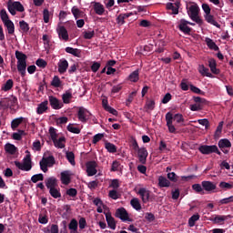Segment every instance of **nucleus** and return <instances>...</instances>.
<instances>
[{"label":"nucleus","mask_w":233,"mask_h":233,"mask_svg":"<svg viewBox=\"0 0 233 233\" xmlns=\"http://www.w3.org/2000/svg\"><path fill=\"white\" fill-rule=\"evenodd\" d=\"M173 119L175 121H177V123H185V118L183 117V115L181 114H176L174 116H173Z\"/></svg>","instance_id":"774afa93"},{"label":"nucleus","mask_w":233,"mask_h":233,"mask_svg":"<svg viewBox=\"0 0 233 233\" xmlns=\"http://www.w3.org/2000/svg\"><path fill=\"white\" fill-rule=\"evenodd\" d=\"M137 195L140 196L143 203H148L150 201V190L141 187L137 191Z\"/></svg>","instance_id":"dca6fc26"},{"label":"nucleus","mask_w":233,"mask_h":233,"mask_svg":"<svg viewBox=\"0 0 233 233\" xmlns=\"http://www.w3.org/2000/svg\"><path fill=\"white\" fill-rule=\"evenodd\" d=\"M78 226H79V228L80 230H83L86 228V218H80L79 220H78Z\"/></svg>","instance_id":"e2e57ef3"},{"label":"nucleus","mask_w":233,"mask_h":233,"mask_svg":"<svg viewBox=\"0 0 233 233\" xmlns=\"http://www.w3.org/2000/svg\"><path fill=\"white\" fill-rule=\"evenodd\" d=\"M8 108H14L15 105H17V97L12 96L11 98H7Z\"/></svg>","instance_id":"3c124183"},{"label":"nucleus","mask_w":233,"mask_h":233,"mask_svg":"<svg viewBox=\"0 0 233 233\" xmlns=\"http://www.w3.org/2000/svg\"><path fill=\"white\" fill-rule=\"evenodd\" d=\"M202 10L205 13L204 18L207 23L209 25H212L213 26H216L217 28H221V25L216 21V17H214V15L211 14L212 9L210 8V5L208 4H202Z\"/></svg>","instance_id":"f03ea898"},{"label":"nucleus","mask_w":233,"mask_h":233,"mask_svg":"<svg viewBox=\"0 0 233 233\" xmlns=\"http://www.w3.org/2000/svg\"><path fill=\"white\" fill-rule=\"evenodd\" d=\"M19 26L23 34H28V32L30 31V25L25 20L19 22Z\"/></svg>","instance_id":"f704fd0d"},{"label":"nucleus","mask_w":233,"mask_h":233,"mask_svg":"<svg viewBox=\"0 0 233 233\" xmlns=\"http://www.w3.org/2000/svg\"><path fill=\"white\" fill-rule=\"evenodd\" d=\"M49 135H50L52 141H56V139H57V131L55 127H51L49 128Z\"/></svg>","instance_id":"13d9d810"},{"label":"nucleus","mask_w":233,"mask_h":233,"mask_svg":"<svg viewBox=\"0 0 233 233\" xmlns=\"http://www.w3.org/2000/svg\"><path fill=\"white\" fill-rule=\"evenodd\" d=\"M116 218H118V219H121V221H130L132 222V218H130V217L128 216V211H127V209L125 208H119L116 209V214H115Z\"/></svg>","instance_id":"0eeeda50"},{"label":"nucleus","mask_w":233,"mask_h":233,"mask_svg":"<svg viewBox=\"0 0 233 233\" xmlns=\"http://www.w3.org/2000/svg\"><path fill=\"white\" fill-rule=\"evenodd\" d=\"M44 23H50V11L44 9L43 11Z\"/></svg>","instance_id":"bf43d9fd"},{"label":"nucleus","mask_w":233,"mask_h":233,"mask_svg":"<svg viewBox=\"0 0 233 233\" xmlns=\"http://www.w3.org/2000/svg\"><path fill=\"white\" fill-rule=\"evenodd\" d=\"M129 81L132 83H137L139 81V69L135 70L132 72L128 76Z\"/></svg>","instance_id":"473e14b6"},{"label":"nucleus","mask_w":233,"mask_h":233,"mask_svg":"<svg viewBox=\"0 0 233 233\" xmlns=\"http://www.w3.org/2000/svg\"><path fill=\"white\" fill-rule=\"evenodd\" d=\"M48 110V100H45L44 102L40 103L36 107V114L39 116L43 115L44 113Z\"/></svg>","instance_id":"aec40b11"},{"label":"nucleus","mask_w":233,"mask_h":233,"mask_svg":"<svg viewBox=\"0 0 233 233\" xmlns=\"http://www.w3.org/2000/svg\"><path fill=\"white\" fill-rule=\"evenodd\" d=\"M49 194L54 198L55 199H57L58 198H61V191L59 189L53 187L49 189Z\"/></svg>","instance_id":"a18cd8bd"},{"label":"nucleus","mask_w":233,"mask_h":233,"mask_svg":"<svg viewBox=\"0 0 233 233\" xmlns=\"http://www.w3.org/2000/svg\"><path fill=\"white\" fill-rule=\"evenodd\" d=\"M218 187L222 188L223 190H232L233 188V183L230 184L228 182L222 181L219 183Z\"/></svg>","instance_id":"09e8293b"},{"label":"nucleus","mask_w":233,"mask_h":233,"mask_svg":"<svg viewBox=\"0 0 233 233\" xmlns=\"http://www.w3.org/2000/svg\"><path fill=\"white\" fill-rule=\"evenodd\" d=\"M93 8H94L95 14H96V15H103L105 14V5H103L99 2H95Z\"/></svg>","instance_id":"412c9836"},{"label":"nucleus","mask_w":233,"mask_h":233,"mask_svg":"<svg viewBox=\"0 0 233 233\" xmlns=\"http://www.w3.org/2000/svg\"><path fill=\"white\" fill-rule=\"evenodd\" d=\"M196 221H199V214H195L191 216L188 219V226L189 227H195Z\"/></svg>","instance_id":"c03bdc74"},{"label":"nucleus","mask_w":233,"mask_h":233,"mask_svg":"<svg viewBox=\"0 0 233 233\" xmlns=\"http://www.w3.org/2000/svg\"><path fill=\"white\" fill-rule=\"evenodd\" d=\"M68 70V61L65 58H62L58 62V72L59 74H65Z\"/></svg>","instance_id":"6ab92c4d"},{"label":"nucleus","mask_w":233,"mask_h":233,"mask_svg":"<svg viewBox=\"0 0 233 233\" xmlns=\"http://www.w3.org/2000/svg\"><path fill=\"white\" fill-rule=\"evenodd\" d=\"M167 179L173 183H177V175H176L174 172L167 173Z\"/></svg>","instance_id":"338daca9"},{"label":"nucleus","mask_w":233,"mask_h":233,"mask_svg":"<svg viewBox=\"0 0 233 233\" xmlns=\"http://www.w3.org/2000/svg\"><path fill=\"white\" fill-rule=\"evenodd\" d=\"M105 147L107 152H110V154H116V152H117V147H116V145L110 142H106Z\"/></svg>","instance_id":"e433bc0d"},{"label":"nucleus","mask_w":233,"mask_h":233,"mask_svg":"<svg viewBox=\"0 0 233 233\" xmlns=\"http://www.w3.org/2000/svg\"><path fill=\"white\" fill-rule=\"evenodd\" d=\"M0 17L9 35H14V34H15V25H14V22L10 20V16H8V13H6V9H2L0 11Z\"/></svg>","instance_id":"f257e3e1"},{"label":"nucleus","mask_w":233,"mask_h":233,"mask_svg":"<svg viewBox=\"0 0 233 233\" xmlns=\"http://www.w3.org/2000/svg\"><path fill=\"white\" fill-rule=\"evenodd\" d=\"M71 12L76 19H79V17H83V11L79 10L76 6H74L71 9Z\"/></svg>","instance_id":"a19ab883"},{"label":"nucleus","mask_w":233,"mask_h":233,"mask_svg":"<svg viewBox=\"0 0 233 233\" xmlns=\"http://www.w3.org/2000/svg\"><path fill=\"white\" fill-rule=\"evenodd\" d=\"M137 152L138 161L142 165H146L147 158L148 157V150H147V147H140Z\"/></svg>","instance_id":"4468645a"},{"label":"nucleus","mask_w":233,"mask_h":233,"mask_svg":"<svg viewBox=\"0 0 233 233\" xmlns=\"http://www.w3.org/2000/svg\"><path fill=\"white\" fill-rule=\"evenodd\" d=\"M228 203H233V196L219 200V205H228Z\"/></svg>","instance_id":"052dcab7"},{"label":"nucleus","mask_w":233,"mask_h":233,"mask_svg":"<svg viewBox=\"0 0 233 233\" xmlns=\"http://www.w3.org/2000/svg\"><path fill=\"white\" fill-rule=\"evenodd\" d=\"M105 216H106V220L109 228H111V230H116V219L114 218V217H112V214L105 213Z\"/></svg>","instance_id":"a211bd4d"},{"label":"nucleus","mask_w":233,"mask_h":233,"mask_svg":"<svg viewBox=\"0 0 233 233\" xmlns=\"http://www.w3.org/2000/svg\"><path fill=\"white\" fill-rule=\"evenodd\" d=\"M90 116H92L90 111H88L85 107H79L78 112H77V117L81 121V123H86V121H88V119H90Z\"/></svg>","instance_id":"6e6552de"},{"label":"nucleus","mask_w":233,"mask_h":233,"mask_svg":"<svg viewBox=\"0 0 233 233\" xmlns=\"http://www.w3.org/2000/svg\"><path fill=\"white\" fill-rule=\"evenodd\" d=\"M46 187L49 190L57 187V178L56 177H50L46 180Z\"/></svg>","instance_id":"4be33fe9"},{"label":"nucleus","mask_w":233,"mask_h":233,"mask_svg":"<svg viewBox=\"0 0 233 233\" xmlns=\"http://www.w3.org/2000/svg\"><path fill=\"white\" fill-rule=\"evenodd\" d=\"M56 34L58 35L59 39H61L62 41H68V30H66V27H65V25H61V23L57 25Z\"/></svg>","instance_id":"1a4fd4ad"},{"label":"nucleus","mask_w":233,"mask_h":233,"mask_svg":"<svg viewBox=\"0 0 233 233\" xmlns=\"http://www.w3.org/2000/svg\"><path fill=\"white\" fill-rule=\"evenodd\" d=\"M40 169L43 170L45 173L48 172V164L42 158L39 162Z\"/></svg>","instance_id":"0e129e2a"},{"label":"nucleus","mask_w":233,"mask_h":233,"mask_svg":"<svg viewBox=\"0 0 233 233\" xmlns=\"http://www.w3.org/2000/svg\"><path fill=\"white\" fill-rule=\"evenodd\" d=\"M87 176L92 177L97 174V163L96 161H89L86 164Z\"/></svg>","instance_id":"f8f14e48"},{"label":"nucleus","mask_w":233,"mask_h":233,"mask_svg":"<svg viewBox=\"0 0 233 233\" xmlns=\"http://www.w3.org/2000/svg\"><path fill=\"white\" fill-rule=\"evenodd\" d=\"M146 110H154L156 108V101L155 100H147L146 105H145Z\"/></svg>","instance_id":"de8ad7c7"},{"label":"nucleus","mask_w":233,"mask_h":233,"mask_svg":"<svg viewBox=\"0 0 233 233\" xmlns=\"http://www.w3.org/2000/svg\"><path fill=\"white\" fill-rule=\"evenodd\" d=\"M166 6L167 10L172 11L173 15H177V14H179V9H177L173 3H167Z\"/></svg>","instance_id":"49530a36"},{"label":"nucleus","mask_w":233,"mask_h":233,"mask_svg":"<svg viewBox=\"0 0 233 233\" xmlns=\"http://www.w3.org/2000/svg\"><path fill=\"white\" fill-rule=\"evenodd\" d=\"M130 15H132V13H129V14H120L116 17V23L118 25H125V19H128V17H130Z\"/></svg>","instance_id":"72a5a7b5"},{"label":"nucleus","mask_w":233,"mask_h":233,"mask_svg":"<svg viewBox=\"0 0 233 233\" xmlns=\"http://www.w3.org/2000/svg\"><path fill=\"white\" fill-rule=\"evenodd\" d=\"M45 179V176H43V174H36L32 176L31 177V181L32 183H37V181H44Z\"/></svg>","instance_id":"864d4df0"},{"label":"nucleus","mask_w":233,"mask_h":233,"mask_svg":"<svg viewBox=\"0 0 233 233\" xmlns=\"http://www.w3.org/2000/svg\"><path fill=\"white\" fill-rule=\"evenodd\" d=\"M158 187H160V188L170 187V180L167 179V177L163 176H160L158 177Z\"/></svg>","instance_id":"c85d7f7f"},{"label":"nucleus","mask_w":233,"mask_h":233,"mask_svg":"<svg viewBox=\"0 0 233 233\" xmlns=\"http://www.w3.org/2000/svg\"><path fill=\"white\" fill-rule=\"evenodd\" d=\"M198 150L201 154H204L205 156H208L210 154H218V156H221V151H219V148H218V146L216 145H202L198 147Z\"/></svg>","instance_id":"423d86ee"},{"label":"nucleus","mask_w":233,"mask_h":233,"mask_svg":"<svg viewBox=\"0 0 233 233\" xmlns=\"http://www.w3.org/2000/svg\"><path fill=\"white\" fill-rule=\"evenodd\" d=\"M49 105L53 108V110H61L63 106H65V104L57 99V97L54 96H49Z\"/></svg>","instance_id":"9b49d317"},{"label":"nucleus","mask_w":233,"mask_h":233,"mask_svg":"<svg viewBox=\"0 0 233 233\" xmlns=\"http://www.w3.org/2000/svg\"><path fill=\"white\" fill-rule=\"evenodd\" d=\"M66 157L73 167L76 165V155H74V152L72 151L66 152Z\"/></svg>","instance_id":"c9c22d12"},{"label":"nucleus","mask_w":233,"mask_h":233,"mask_svg":"<svg viewBox=\"0 0 233 233\" xmlns=\"http://www.w3.org/2000/svg\"><path fill=\"white\" fill-rule=\"evenodd\" d=\"M62 83L63 82L61 81V78H59L57 76H55L51 82V86H54L55 88H61Z\"/></svg>","instance_id":"58836bf2"},{"label":"nucleus","mask_w":233,"mask_h":233,"mask_svg":"<svg viewBox=\"0 0 233 233\" xmlns=\"http://www.w3.org/2000/svg\"><path fill=\"white\" fill-rule=\"evenodd\" d=\"M187 15H189L191 21H194L198 26H203V19L199 16V5L197 4L189 6L187 10Z\"/></svg>","instance_id":"20e7f679"},{"label":"nucleus","mask_w":233,"mask_h":233,"mask_svg":"<svg viewBox=\"0 0 233 233\" xmlns=\"http://www.w3.org/2000/svg\"><path fill=\"white\" fill-rule=\"evenodd\" d=\"M15 57L17 59V63H26V59H28V56L21 51H15Z\"/></svg>","instance_id":"7c9ffc66"},{"label":"nucleus","mask_w":233,"mask_h":233,"mask_svg":"<svg viewBox=\"0 0 233 233\" xmlns=\"http://www.w3.org/2000/svg\"><path fill=\"white\" fill-rule=\"evenodd\" d=\"M27 121H28V119H26L23 116H20L18 118H15L11 122V128H13V130H15V128H17L19 127V125H21V123H26Z\"/></svg>","instance_id":"5701e85b"},{"label":"nucleus","mask_w":233,"mask_h":233,"mask_svg":"<svg viewBox=\"0 0 233 233\" xmlns=\"http://www.w3.org/2000/svg\"><path fill=\"white\" fill-rule=\"evenodd\" d=\"M53 143L56 148H65L66 147L65 143H66V138L65 137H61L58 139L56 138L53 140Z\"/></svg>","instance_id":"393cba45"},{"label":"nucleus","mask_w":233,"mask_h":233,"mask_svg":"<svg viewBox=\"0 0 233 233\" xmlns=\"http://www.w3.org/2000/svg\"><path fill=\"white\" fill-rule=\"evenodd\" d=\"M205 43L209 50H214L215 52L219 51V46H218V45H216V42H214V40H212L211 38L206 37Z\"/></svg>","instance_id":"b1692460"},{"label":"nucleus","mask_w":233,"mask_h":233,"mask_svg":"<svg viewBox=\"0 0 233 233\" xmlns=\"http://www.w3.org/2000/svg\"><path fill=\"white\" fill-rule=\"evenodd\" d=\"M42 159L47 164L49 167H54V165H56V158L54 157V156L43 157Z\"/></svg>","instance_id":"79ce46f5"},{"label":"nucleus","mask_w":233,"mask_h":233,"mask_svg":"<svg viewBox=\"0 0 233 233\" xmlns=\"http://www.w3.org/2000/svg\"><path fill=\"white\" fill-rule=\"evenodd\" d=\"M189 88L191 92H193L194 94H198L199 96H205V91H202L201 89H199L198 86L194 85H190Z\"/></svg>","instance_id":"603ef678"},{"label":"nucleus","mask_w":233,"mask_h":233,"mask_svg":"<svg viewBox=\"0 0 233 233\" xmlns=\"http://www.w3.org/2000/svg\"><path fill=\"white\" fill-rule=\"evenodd\" d=\"M130 205L133 207V208H135V210H141V203L139 202V198H135L131 199Z\"/></svg>","instance_id":"4c0bfd02"},{"label":"nucleus","mask_w":233,"mask_h":233,"mask_svg":"<svg viewBox=\"0 0 233 233\" xmlns=\"http://www.w3.org/2000/svg\"><path fill=\"white\" fill-rule=\"evenodd\" d=\"M26 156L23 159V163L19 161H15V165L16 168H19V170H24L25 172H30L32 170V155L30 154V151H25Z\"/></svg>","instance_id":"7ed1b4c3"},{"label":"nucleus","mask_w":233,"mask_h":233,"mask_svg":"<svg viewBox=\"0 0 233 233\" xmlns=\"http://www.w3.org/2000/svg\"><path fill=\"white\" fill-rule=\"evenodd\" d=\"M199 73L201 76H206L207 77H212V74L209 72L208 68L205 67V66H200Z\"/></svg>","instance_id":"8fccbe9b"},{"label":"nucleus","mask_w":233,"mask_h":233,"mask_svg":"<svg viewBox=\"0 0 233 233\" xmlns=\"http://www.w3.org/2000/svg\"><path fill=\"white\" fill-rule=\"evenodd\" d=\"M66 194L70 196V198H76L77 196V189L71 187L66 190Z\"/></svg>","instance_id":"680f3d73"},{"label":"nucleus","mask_w":233,"mask_h":233,"mask_svg":"<svg viewBox=\"0 0 233 233\" xmlns=\"http://www.w3.org/2000/svg\"><path fill=\"white\" fill-rule=\"evenodd\" d=\"M5 150L7 154H10L11 156H14L15 152H17V147L10 143L5 144Z\"/></svg>","instance_id":"c756f323"},{"label":"nucleus","mask_w":233,"mask_h":233,"mask_svg":"<svg viewBox=\"0 0 233 233\" xmlns=\"http://www.w3.org/2000/svg\"><path fill=\"white\" fill-rule=\"evenodd\" d=\"M232 147V143L228 138H222L218 141V147L224 154H228V149L225 148H230Z\"/></svg>","instance_id":"2eb2a0df"},{"label":"nucleus","mask_w":233,"mask_h":233,"mask_svg":"<svg viewBox=\"0 0 233 233\" xmlns=\"http://www.w3.org/2000/svg\"><path fill=\"white\" fill-rule=\"evenodd\" d=\"M7 10L11 14V15H15L17 12H25V6L19 1H12L9 0L7 2Z\"/></svg>","instance_id":"39448f33"},{"label":"nucleus","mask_w":233,"mask_h":233,"mask_svg":"<svg viewBox=\"0 0 233 233\" xmlns=\"http://www.w3.org/2000/svg\"><path fill=\"white\" fill-rule=\"evenodd\" d=\"M68 132H71L72 134H81V129L79 127H74L72 124H69L67 126Z\"/></svg>","instance_id":"4d7b16f0"},{"label":"nucleus","mask_w":233,"mask_h":233,"mask_svg":"<svg viewBox=\"0 0 233 233\" xmlns=\"http://www.w3.org/2000/svg\"><path fill=\"white\" fill-rule=\"evenodd\" d=\"M13 87H14V80L8 79L5 82V84L2 86V90H4V92H8V90H12Z\"/></svg>","instance_id":"ea45409f"},{"label":"nucleus","mask_w":233,"mask_h":233,"mask_svg":"<svg viewBox=\"0 0 233 233\" xmlns=\"http://www.w3.org/2000/svg\"><path fill=\"white\" fill-rule=\"evenodd\" d=\"M137 95V92H136V91H133L129 94L128 97L127 98V102H126L127 106H130V104L132 103V101H134V97H136Z\"/></svg>","instance_id":"6e6d98bb"},{"label":"nucleus","mask_w":233,"mask_h":233,"mask_svg":"<svg viewBox=\"0 0 233 233\" xmlns=\"http://www.w3.org/2000/svg\"><path fill=\"white\" fill-rule=\"evenodd\" d=\"M66 54H71V56H74L75 57H81V49L78 48H73V47H66Z\"/></svg>","instance_id":"cd10ccee"},{"label":"nucleus","mask_w":233,"mask_h":233,"mask_svg":"<svg viewBox=\"0 0 233 233\" xmlns=\"http://www.w3.org/2000/svg\"><path fill=\"white\" fill-rule=\"evenodd\" d=\"M187 25L188 21L181 19L178 25L179 31L183 32L184 34H190V32H192V28H190Z\"/></svg>","instance_id":"f3484780"},{"label":"nucleus","mask_w":233,"mask_h":233,"mask_svg":"<svg viewBox=\"0 0 233 233\" xmlns=\"http://www.w3.org/2000/svg\"><path fill=\"white\" fill-rule=\"evenodd\" d=\"M17 70L20 72L22 77L26 75V62L17 63Z\"/></svg>","instance_id":"2f4dec72"},{"label":"nucleus","mask_w":233,"mask_h":233,"mask_svg":"<svg viewBox=\"0 0 233 233\" xmlns=\"http://www.w3.org/2000/svg\"><path fill=\"white\" fill-rule=\"evenodd\" d=\"M61 181L63 185H70V172L69 171H63L61 174Z\"/></svg>","instance_id":"a878e982"},{"label":"nucleus","mask_w":233,"mask_h":233,"mask_svg":"<svg viewBox=\"0 0 233 233\" xmlns=\"http://www.w3.org/2000/svg\"><path fill=\"white\" fill-rule=\"evenodd\" d=\"M38 222L41 223V225H46V223H48V216H43L40 214L38 217Z\"/></svg>","instance_id":"69168bd1"},{"label":"nucleus","mask_w":233,"mask_h":233,"mask_svg":"<svg viewBox=\"0 0 233 233\" xmlns=\"http://www.w3.org/2000/svg\"><path fill=\"white\" fill-rule=\"evenodd\" d=\"M8 109V98H0V110Z\"/></svg>","instance_id":"5fc2aeb1"},{"label":"nucleus","mask_w":233,"mask_h":233,"mask_svg":"<svg viewBox=\"0 0 233 233\" xmlns=\"http://www.w3.org/2000/svg\"><path fill=\"white\" fill-rule=\"evenodd\" d=\"M73 97L74 96H72V91L67 90V91H66V93H64L62 95V100H63L62 103L65 105H69V103H70V101H72Z\"/></svg>","instance_id":"bb28decb"},{"label":"nucleus","mask_w":233,"mask_h":233,"mask_svg":"<svg viewBox=\"0 0 233 233\" xmlns=\"http://www.w3.org/2000/svg\"><path fill=\"white\" fill-rule=\"evenodd\" d=\"M192 189L197 193V194H205V191L203 190V186L201 184H193L192 185Z\"/></svg>","instance_id":"37998d69"},{"label":"nucleus","mask_w":233,"mask_h":233,"mask_svg":"<svg viewBox=\"0 0 233 233\" xmlns=\"http://www.w3.org/2000/svg\"><path fill=\"white\" fill-rule=\"evenodd\" d=\"M202 188L205 192H208V194H212L214 190L218 188V186L212 181L204 180L201 182Z\"/></svg>","instance_id":"9d476101"},{"label":"nucleus","mask_w":233,"mask_h":233,"mask_svg":"<svg viewBox=\"0 0 233 233\" xmlns=\"http://www.w3.org/2000/svg\"><path fill=\"white\" fill-rule=\"evenodd\" d=\"M174 120V116L172 115V113L167 112L166 114V122H167V127L168 128V132H170V134H176V127L173 124Z\"/></svg>","instance_id":"ddd939ff"}]
</instances>
